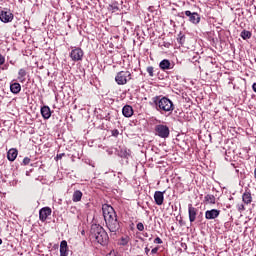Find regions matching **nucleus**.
<instances>
[{"instance_id": "nucleus-1", "label": "nucleus", "mask_w": 256, "mask_h": 256, "mask_svg": "<svg viewBox=\"0 0 256 256\" xmlns=\"http://www.w3.org/2000/svg\"><path fill=\"white\" fill-rule=\"evenodd\" d=\"M102 211L107 229H109L110 233H117V231L121 229V224H119V220H117L115 209L110 205H105L102 207Z\"/></svg>"}, {"instance_id": "nucleus-2", "label": "nucleus", "mask_w": 256, "mask_h": 256, "mask_svg": "<svg viewBox=\"0 0 256 256\" xmlns=\"http://www.w3.org/2000/svg\"><path fill=\"white\" fill-rule=\"evenodd\" d=\"M90 239L99 243L100 245H107L109 243V234L99 224H92L90 229Z\"/></svg>"}, {"instance_id": "nucleus-3", "label": "nucleus", "mask_w": 256, "mask_h": 256, "mask_svg": "<svg viewBox=\"0 0 256 256\" xmlns=\"http://www.w3.org/2000/svg\"><path fill=\"white\" fill-rule=\"evenodd\" d=\"M156 111L159 113H173L175 110V105H173V101L165 96H155L152 99Z\"/></svg>"}, {"instance_id": "nucleus-4", "label": "nucleus", "mask_w": 256, "mask_h": 256, "mask_svg": "<svg viewBox=\"0 0 256 256\" xmlns=\"http://www.w3.org/2000/svg\"><path fill=\"white\" fill-rule=\"evenodd\" d=\"M117 85H127L128 81H131V72L129 71H120L115 77Z\"/></svg>"}, {"instance_id": "nucleus-5", "label": "nucleus", "mask_w": 256, "mask_h": 256, "mask_svg": "<svg viewBox=\"0 0 256 256\" xmlns=\"http://www.w3.org/2000/svg\"><path fill=\"white\" fill-rule=\"evenodd\" d=\"M155 133L158 137H161V139H167L171 131L169 130V126L158 124L155 126Z\"/></svg>"}, {"instance_id": "nucleus-6", "label": "nucleus", "mask_w": 256, "mask_h": 256, "mask_svg": "<svg viewBox=\"0 0 256 256\" xmlns=\"http://www.w3.org/2000/svg\"><path fill=\"white\" fill-rule=\"evenodd\" d=\"M83 55V49L74 47L70 52V59H72V61H83Z\"/></svg>"}, {"instance_id": "nucleus-7", "label": "nucleus", "mask_w": 256, "mask_h": 256, "mask_svg": "<svg viewBox=\"0 0 256 256\" xmlns=\"http://www.w3.org/2000/svg\"><path fill=\"white\" fill-rule=\"evenodd\" d=\"M186 17H189V21L190 23H193L194 25H197L200 23L201 21V16H199V14L197 12H191L189 10L184 12Z\"/></svg>"}, {"instance_id": "nucleus-8", "label": "nucleus", "mask_w": 256, "mask_h": 256, "mask_svg": "<svg viewBox=\"0 0 256 256\" xmlns=\"http://www.w3.org/2000/svg\"><path fill=\"white\" fill-rule=\"evenodd\" d=\"M51 213H52V210L50 207H44L40 209L39 211L40 221H42V223H45V221H47V217H50Z\"/></svg>"}, {"instance_id": "nucleus-9", "label": "nucleus", "mask_w": 256, "mask_h": 256, "mask_svg": "<svg viewBox=\"0 0 256 256\" xmlns=\"http://www.w3.org/2000/svg\"><path fill=\"white\" fill-rule=\"evenodd\" d=\"M219 215H221V210H218V209L207 210L205 212V219H208V220L217 219Z\"/></svg>"}, {"instance_id": "nucleus-10", "label": "nucleus", "mask_w": 256, "mask_h": 256, "mask_svg": "<svg viewBox=\"0 0 256 256\" xmlns=\"http://www.w3.org/2000/svg\"><path fill=\"white\" fill-rule=\"evenodd\" d=\"M0 20L2 23H11V21H13V13H11V11H2Z\"/></svg>"}, {"instance_id": "nucleus-11", "label": "nucleus", "mask_w": 256, "mask_h": 256, "mask_svg": "<svg viewBox=\"0 0 256 256\" xmlns=\"http://www.w3.org/2000/svg\"><path fill=\"white\" fill-rule=\"evenodd\" d=\"M188 215L190 223H195L197 219V208L193 207V204L188 205Z\"/></svg>"}, {"instance_id": "nucleus-12", "label": "nucleus", "mask_w": 256, "mask_h": 256, "mask_svg": "<svg viewBox=\"0 0 256 256\" xmlns=\"http://www.w3.org/2000/svg\"><path fill=\"white\" fill-rule=\"evenodd\" d=\"M164 193L165 192H161V191H156L154 193V201L156 205H163V201H165Z\"/></svg>"}, {"instance_id": "nucleus-13", "label": "nucleus", "mask_w": 256, "mask_h": 256, "mask_svg": "<svg viewBox=\"0 0 256 256\" xmlns=\"http://www.w3.org/2000/svg\"><path fill=\"white\" fill-rule=\"evenodd\" d=\"M10 91L13 95H19V93H21V84L18 82H12L10 84Z\"/></svg>"}, {"instance_id": "nucleus-14", "label": "nucleus", "mask_w": 256, "mask_h": 256, "mask_svg": "<svg viewBox=\"0 0 256 256\" xmlns=\"http://www.w3.org/2000/svg\"><path fill=\"white\" fill-rule=\"evenodd\" d=\"M122 115H124V117H133V107H131L130 105H125L122 108Z\"/></svg>"}, {"instance_id": "nucleus-15", "label": "nucleus", "mask_w": 256, "mask_h": 256, "mask_svg": "<svg viewBox=\"0 0 256 256\" xmlns=\"http://www.w3.org/2000/svg\"><path fill=\"white\" fill-rule=\"evenodd\" d=\"M242 201L245 205H250L253 202V197L251 196V192L245 191L242 195Z\"/></svg>"}, {"instance_id": "nucleus-16", "label": "nucleus", "mask_w": 256, "mask_h": 256, "mask_svg": "<svg viewBox=\"0 0 256 256\" xmlns=\"http://www.w3.org/2000/svg\"><path fill=\"white\" fill-rule=\"evenodd\" d=\"M69 255V248L67 246V241H62L60 243V256H67Z\"/></svg>"}, {"instance_id": "nucleus-17", "label": "nucleus", "mask_w": 256, "mask_h": 256, "mask_svg": "<svg viewBox=\"0 0 256 256\" xmlns=\"http://www.w3.org/2000/svg\"><path fill=\"white\" fill-rule=\"evenodd\" d=\"M40 111L43 119L51 118V108L49 106H43Z\"/></svg>"}, {"instance_id": "nucleus-18", "label": "nucleus", "mask_w": 256, "mask_h": 256, "mask_svg": "<svg viewBox=\"0 0 256 256\" xmlns=\"http://www.w3.org/2000/svg\"><path fill=\"white\" fill-rule=\"evenodd\" d=\"M17 155H19V152L17 151V149L15 148L10 149L7 153L8 161H15V159H17Z\"/></svg>"}, {"instance_id": "nucleus-19", "label": "nucleus", "mask_w": 256, "mask_h": 256, "mask_svg": "<svg viewBox=\"0 0 256 256\" xmlns=\"http://www.w3.org/2000/svg\"><path fill=\"white\" fill-rule=\"evenodd\" d=\"M159 67L160 69H162V71H168L169 69H172L171 67V61L164 59L159 63Z\"/></svg>"}, {"instance_id": "nucleus-20", "label": "nucleus", "mask_w": 256, "mask_h": 256, "mask_svg": "<svg viewBox=\"0 0 256 256\" xmlns=\"http://www.w3.org/2000/svg\"><path fill=\"white\" fill-rule=\"evenodd\" d=\"M82 198H83V192H81L80 190L74 191L72 196V201L74 203H79V201H81Z\"/></svg>"}, {"instance_id": "nucleus-21", "label": "nucleus", "mask_w": 256, "mask_h": 256, "mask_svg": "<svg viewBox=\"0 0 256 256\" xmlns=\"http://www.w3.org/2000/svg\"><path fill=\"white\" fill-rule=\"evenodd\" d=\"M129 153H131V150L127 149V148H121L118 151V155L119 157H122L124 159H126L127 157H129Z\"/></svg>"}, {"instance_id": "nucleus-22", "label": "nucleus", "mask_w": 256, "mask_h": 256, "mask_svg": "<svg viewBox=\"0 0 256 256\" xmlns=\"http://www.w3.org/2000/svg\"><path fill=\"white\" fill-rule=\"evenodd\" d=\"M204 201L209 203L210 205H215L216 203V198L213 194H208L204 197Z\"/></svg>"}, {"instance_id": "nucleus-23", "label": "nucleus", "mask_w": 256, "mask_h": 256, "mask_svg": "<svg viewBox=\"0 0 256 256\" xmlns=\"http://www.w3.org/2000/svg\"><path fill=\"white\" fill-rule=\"evenodd\" d=\"M26 75H27V71H25V69L21 68L18 71V79L21 81V83H23V81H25Z\"/></svg>"}, {"instance_id": "nucleus-24", "label": "nucleus", "mask_w": 256, "mask_h": 256, "mask_svg": "<svg viewBox=\"0 0 256 256\" xmlns=\"http://www.w3.org/2000/svg\"><path fill=\"white\" fill-rule=\"evenodd\" d=\"M240 37H242V39L244 40L251 39V32L247 30H243L240 34Z\"/></svg>"}, {"instance_id": "nucleus-25", "label": "nucleus", "mask_w": 256, "mask_h": 256, "mask_svg": "<svg viewBox=\"0 0 256 256\" xmlns=\"http://www.w3.org/2000/svg\"><path fill=\"white\" fill-rule=\"evenodd\" d=\"M177 42H178L180 45H184V44H185V35H184L183 33H180V34L178 35Z\"/></svg>"}, {"instance_id": "nucleus-26", "label": "nucleus", "mask_w": 256, "mask_h": 256, "mask_svg": "<svg viewBox=\"0 0 256 256\" xmlns=\"http://www.w3.org/2000/svg\"><path fill=\"white\" fill-rule=\"evenodd\" d=\"M146 71H147L149 77H154L155 76V74H154L155 69L153 68V66H148Z\"/></svg>"}, {"instance_id": "nucleus-27", "label": "nucleus", "mask_w": 256, "mask_h": 256, "mask_svg": "<svg viewBox=\"0 0 256 256\" xmlns=\"http://www.w3.org/2000/svg\"><path fill=\"white\" fill-rule=\"evenodd\" d=\"M136 228L138 229V231H144L145 226L143 225V223L139 222L137 224Z\"/></svg>"}, {"instance_id": "nucleus-28", "label": "nucleus", "mask_w": 256, "mask_h": 256, "mask_svg": "<svg viewBox=\"0 0 256 256\" xmlns=\"http://www.w3.org/2000/svg\"><path fill=\"white\" fill-rule=\"evenodd\" d=\"M237 209L238 211H245V205H243V203L237 204Z\"/></svg>"}, {"instance_id": "nucleus-29", "label": "nucleus", "mask_w": 256, "mask_h": 256, "mask_svg": "<svg viewBox=\"0 0 256 256\" xmlns=\"http://www.w3.org/2000/svg\"><path fill=\"white\" fill-rule=\"evenodd\" d=\"M29 163H31V158L25 157V158L23 159V164H24V165H29Z\"/></svg>"}, {"instance_id": "nucleus-30", "label": "nucleus", "mask_w": 256, "mask_h": 256, "mask_svg": "<svg viewBox=\"0 0 256 256\" xmlns=\"http://www.w3.org/2000/svg\"><path fill=\"white\" fill-rule=\"evenodd\" d=\"M65 157V153H60L56 155V161H59V159H63Z\"/></svg>"}, {"instance_id": "nucleus-31", "label": "nucleus", "mask_w": 256, "mask_h": 256, "mask_svg": "<svg viewBox=\"0 0 256 256\" xmlns=\"http://www.w3.org/2000/svg\"><path fill=\"white\" fill-rule=\"evenodd\" d=\"M158 251H159V247H155V248H153V249L151 250V254H152V255H157Z\"/></svg>"}, {"instance_id": "nucleus-32", "label": "nucleus", "mask_w": 256, "mask_h": 256, "mask_svg": "<svg viewBox=\"0 0 256 256\" xmlns=\"http://www.w3.org/2000/svg\"><path fill=\"white\" fill-rule=\"evenodd\" d=\"M154 243H157L158 245H161L163 243V240H161L159 237L154 239Z\"/></svg>"}, {"instance_id": "nucleus-33", "label": "nucleus", "mask_w": 256, "mask_h": 256, "mask_svg": "<svg viewBox=\"0 0 256 256\" xmlns=\"http://www.w3.org/2000/svg\"><path fill=\"white\" fill-rule=\"evenodd\" d=\"M4 64H5V57L0 54V65H4Z\"/></svg>"}, {"instance_id": "nucleus-34", "label": "nucleus", "mask_w": 256, "mask_h": 256, "mask_svg": "<svg viewBox=\"0 0 256 256\" xmlns=\"http://www.w3.org/2000/svg\"><path fill=\"white\" fill-rule=\"evenodd\" d=\"M7 69H9V64H5V65L2 67V70H3V71H6Z\"/></svg>"}, {"instance_id": "nucleus-35", "label": "nucleus", "mask_w": 256, "mask_h": 256, "mask_svg": "<svg viewBox=\"0 0 256 256\" xmlns=\"http://www.w3.org/2000/svg\"><path fill=\"white\" fill-rule=\"evenodd\" d=\"M112 135H114V137H117V135H119V130H114Z\"/></svg>"}, {"instance_id": "nucleus-36", "label": "nucleus", "mask_w": 256, "mask_h": 256, "mask_svg": "<svg viewBox=\"0 0 256 256\" xmlns=\"http://www.w3.org/2000/svg\"><path fill=\"white\" fill-rule=\"evenodd\" d=\"M128 241L127 239L122 238V245H127Z\"/></svg>"}, {"instance_id": "nucleus-37", "label": "nucleus", "mask_w": 256, "mask_h": 256, "mask_svg": "<svg viewBox=\"0 0 256 256\" xmlns=\"http://www.w3.org/2000/svg\"><path fill=\"white\" fill-rule=\"evenodd\" d=\"M151 250L148 248V247H146L145 248V253H146V255H149V252H150Z\"/></svg>"}, {"instance_id": "nucleus-38", "label": "nucleus", "mask_w": 256, "mask_h": 256, "mask_svg": "<svg viewBox=\"0 0 256 256\" xmlns=\"http://www.w3.org/2000/svg\"><path fill=\"white\" fill-rule=\"evenodd\" d=\"M107 256H115V252H110Z\"/></svg>"}, {"instance_id": "nucleus-39", "label": "nucleus", "mask_w": 256, "mask_h": 256, "mask_svg": "<svg viewBox=\"0 0 256 256\" xmlns=\"http://www.w3.org/2000/svg\"><path fill=\"white\" fill-rule=\"evenodd\" d=\"M254 177H255V179H256V168H255V170H254Z\"/></svg>"}, {"instance_id": "nucleus-40", "label": "nucleus", "mask_w": 256, "mask_h": 256, "mask_svg": "<svg viewBox=\"0 0 256 256\" xmlns=\"http://www.w3.org/2000/svg\"><path fill=\"white\" fill-rule=\"evenodd\" d=\"M3 244V240L0 238V245H2Z\"/></svg>"}, {"instance_id": "nucleus-41", "label": "nucleus", "mask_w": 256, "mask_h": 256, "mask_svg": "<svg viewBox=\"0 0 256 256\" xmlns=\"http://www.w3.org/2000/svg\"><path fill=\"white\" fill-rule=\"evenodd\" d=\"M11 65H13V61H10Z\"/></svg>"}, {"instance_id": "nucleus-42", "label": "nucleus", "mask_w": 256, "mask_h": 256, "mask_svg": "<svg viewBox=\"0 0 256 256\" xmlns=\"http://www.w3.org/2000/svg\"><path fill=\"white\" fill-rule=\"evenodd\" d=\"M226 161H229V159L226 157Z\"/></svg>"}]
</instances>
